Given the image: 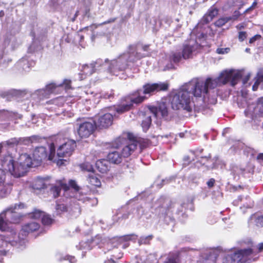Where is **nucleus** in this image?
<instances>
[{
	"label": "nucleus",
	"instance_id": "nucleus-44",
	"mask_svg": "<svg viewBox=\"0 0 263 263\" xmlns=\"http://www.w3.org/2000/svg\"><path fill=\"white\" fill-rule=\"evenodd\" d=\"M152 236L148 235L145 237H141L139 240V243L141 244H147L149 241L152 239Z\"/></svg>",
	"mask_w": 263,
	"mask_h": 263
},
{
	"label": "nucleus",
	"instance_id": "nucleus-23",
	"mask_svg": "<svg viewBox=\"0 0 263 263\" xmlns=\"http://www.w3.org/2000/svg\"><path fill=\"white\" fill-rule=\"evenodd\" d=\"M138 143L135 140H130L122 150V156L128 157L131 155L137 148Z\"/></svg>",
	"mask_w": 263,
	"mask_h": 263
},
{
	"label": "nucleus",
	"instance_id": "nucleus-52",
	"mask_svg": "<svg viewBox=\"0 0 263 263\" xmlns=\"http://www.w3.org/2000/svg\"><path fill=\"white\" fill-rule=\"evenodd\" d=\"M82 167L83 169L85 170L88 172H91V171L93 170L92 166L88 163H85L82 164Z\"/></svg>",
	"mask_w": 263,
	"mask_h": 263
},
{
	"label": "nucleus",
	"instance_id": "nucleus-51",
	"mask_svg": "<svg viewBox=\"0 0 263 263\" xmlns=\"http://www.w3.org/2000/svg\"><path fill=\"white\" fill-rule=\"evenodd\" d=\"M215 183V180L214 178H211L206 182V185L209 189L213 187L214 186Z\"/></svg>",
	"mask_w": 263,
	"mask_h": 263
},
{
	"label": "nucleus",
	"instance_id": "nucleus-63",
	"mask_svg": "<svg viewBox=\"0 0 263 263\" xmlns=\"http://www.w3.org/2000/svg\"><path fill=\"white\" fill-rule=\"evenodd\" d=\"M7 252V251L6 250H1V256L6 255Z\"/></svg>",
	"mask_w": 263,
	"mask_h": 263
},
{
	"label": "nucleus",
	"instance_id": "nucleus-30",
	"mask_svg": "<svg viewBox=\"0 0 263 263\" xmlns=\"http://www.w3.org/2000/svg\"><path fill=\"white\" fill-rule=\"evenodd\" d=\"M96 61L90 64V65H85L83 67V71L87 75H90L92 74L95 70L99 69L100 68H102V65L97 66H95V64H96Z\"/></svg>",
	"mask_w": 263,
	"mask_h": 263
},
{
	"label": "nucleus",
	"instance_id": "nucleus-11",
	"mask_svg": "<svg viewBox=\"0 0 263 263\" xmlns=\"http://www.w3.org/2000/svg\"><path fill=\"white\" fill-rule=\"evenodd\" d=\"M137 239V236L135 235H129L124 236V238L114 237L109 238L108 237H104L101 238V243L104 245V247L109 251L113 247L117 246L120 242L121 239H125L126 240H133Z\"/></svg>",
	"mask_w": 263,
	"mask_h": 263
},
{
	"label": "nucleus",
	"instance_id": "nucleus-29",
	"mask_svg": "<svg viewBox=\"0 0 263 263\" xmlns=\"http://www.w3.org/2000/svg\"><path fill=\"white\" fill-rule=\"evenodd\" d=\"M40 140L41 138L39 136H32L20 139L19 142L25 145H29L30 144L38 142Z\"/></svg>",
	"mask_w": 263,
	"mask_h": 263
},
{
	"label": "nucleus",
	"instance_id": "nucleus-46",
	"mask_svg": "<svg viewBox=\"0 0 263 263\" xmlns=\"http://www.w3.org/2000/svg\"><path fill=\"white\" fill-rule=\"evenodd\" d=\"M209 161L208 159L206 157L204 158H200V160H199L195 163V167L197 168H199L200 166L202 164L204 165L205 164V161Z\"/></svg>",
	"mask_w": 263,
	"mask_h": 263
},
{
	"label": "nucleus",
	"instance_id": "nucleus-47",
	"mask_svg": "<svg viewBox=\"0 0 263 263\" xmlns=\"http://www.w3.org/2000/svg\"><path fill=\"white\" fill-rule=\"evenodd\" d=\"M157 260L155 256L153 254H150L148 256L145 263H157Z\"/></svg>",
	"mask_w": 263,
	"mask_h": 263
},
{
	"label": "nucleus",
	"instance_id": "nucleus-20",
	"mask_svg": "<svg viewBox=\"0 0 263 263\" xmlns=\"http://www.w3.org/2000/svg\"><path fill=\"white\" fill-rule=\"evenodd\" d=\"M239 202H242V205L240 206V209L244 213L246 212V209H251L253 206V201L248 196L242 197L239 196L237 200L233 202L235 205L239 204Z\"/></svg>",
	"mask_w": 263,
	"mask_h": 263
},
{
	"label": "nucleus",
	"instance_id": "nucleus-13",
	"mask_svg": "<svg viewBox=\"0 0 263 263\" xmlns=\"http://www.w3.org/2000/svg\"><path fill=\"white\" fill-rule=\"evenodd\" d=\"M247 108L245 110V114L247 117L252 118L253 114L257 112L263 117V98L258 99L257 104L254 103H247Z\"/></svg>",
	"mask_w": 263,
	"mask_h": 263
},
{
	"label": "nucleus",
	"instance_id": "nucleus-39",
	"mask_svg": "<svg viewBox=\"0 0 263 263\" xmlns=\"http://www.w3.org/2000/svg\"><path fill=\"white\" fill-rule=\"evenodd\" d=\"M45 214L39 210H34L32 213L29 214V217L32 219H37L42 218Z\"/></svg>",
	"mask_w": 263,
	"mask_h": 263
},
{
	"label": "nucleus",
	"instance_id": "nucleus-40",
	"mask_svg": "<svg viewBox=\"0 0 263 263\" xmlns=\"http://www.w3.org/2000/svg\"><path fill=\"white\" fill-rule=\"evenodd\" d=\"M11 190V185L9 183L4 185L3 188L1 189V197L6 196Z\"/></svg>",
	"mask_w": 263,
	"mask_h": 263
},
{
	"label": "nucleus",
	"instance_id": "nucleus-38",
	"mask_svg": "<svg viewBox=\"0 0 263 263\" xmlns=\"http://www.w3.org/2000/svg\"><path fill=\"white\" fill-rule=\"evenodd\" d=\"M230 21H231V18H229L228 17H222L217 20L214 23V24L216 27H220Z\"/></svg>",
	"mask_w": 263,
	"mask_h": 263
},
{
	"label": "nucleus",
	"instance_id": "nucleus-28",
	"mask_svg": "<svg viewBox=\"0 0 263 263\" xmlns=\"http://www.w3.org/2000/svg\"><path fill=\"white\" fill-rule=\"evenodd\" d=\"M46 187L45 179L41 177H37L32 184V187L34 190H41Z\"/></svg>",
	"mask_w": 263,
	"mask_h": 263
},
{
	"label": "nucleus",
	"instance_id": "nucleus-19",
	"mask_svg": "<svg viewBox=\"0 0 263 263\" xmlns=\"http://www.w3.org/2000/svg\"><path fill=\"white\" fill-rule=\"evenodd\" d=\"M48 156L47 151L44 146L36 147L33 153V161L39 165L41 162L45 159Z\"/></svg>",
	"mask_w": 263,
	"mask_h": 263
},
{
	"label": "nucleus",
	"instance_id": "nucleus-45",
	"mask_svg": "<svg viewBox=\"0 0 263 263\" xmlns=\"http://www.w3.org/2000/svg\"><path fill=\"white\" fill-rule=\"evenodd\" d=\"M50 153L48 156V159L50 160H53L55 153V147L53 143H51L49 146Z\"/></svg>",
	"mask_w": 263,
	"mask_h": 263
},
{
	"label": "nucleus",
	"instance_id": "nucleus-41",
	"mask_svg": "<svg viewBox=\"0 0 263 263\" xmlns=\"http://www.w3.org/2000/svg\"><path fill=\"white\" fill-rule=\"evenodd\" d=\"M19 143V140L16 138H11L8 141L1 143V148L3 147L5 144H7L9 146H13Z\"/></svg>",
	"mask_w": 263,
	"mask_h": 263
},
{
	"label": "nucleus",
	"instance_id": "nucleus-53",
	"mask_svg": "<svg viewBox=\"0 0 263 263\" xmlns=\"http://www.w3.org/2000/svg\"><path fill=\"white\" fill-rule=\"evenodd\" d=\"M261 37V35H259V34H256L255 35H254V36H253L252 37H251L250 40H249V43L250 44H253V43H254L257 40H258L259 39H260Z\"/></svg>",
	"mask_w": 263,
	"mask_h": 263
},
{
	"label": "nucleus",
	"instance_id": "nucleus-61",
	"mask_svg": "<svg viewBox=\"0 0 263 263\" xmlns=\"http://www.w3.org/2000/svg\"><path fill=\"white\" fill-rule=\"evenodd\" d=\"M233 171L235 172V174H236L237 175H238L240 173H242L243 172V170L242 169H240L238 172H237L236 171L234 170Z\"/></svg>",
	"mask_w": 263,
	"mask_h": 263
},
{
	"label": "nucleus",
	"instance_id": "nucleus-54",
	"mask_svg": "<svg viewBox=\"0 0 263 263\" xmlns=\"http://www.w3.org/2000/svg\"><path fill=\"white\" fill-rule=\"evenodd\" d=\"M35 42H33V43L29 47L28 49V52L31 53L37 49L35 47Z\"/></svg>",
	"mask_w": 263,
	"mask_h": 263
},
{
	"label": "nucleus",
	"instance_id": "nucleus-59",
	"mask_svg": "<svg viewBox=\"0 0 263 263\" xmlns=\"http://www.w3.org/2000/svg\"><path fill=\"white\" fill-rule=\"evenodd\" d=\"M257 158L258 160H263V153H260V154H258Z\"/></svg>",
	"mask_w": 263,
	"mask_h": 263
},
{
	"label": "nucleus",
	"instance_id": "nucleus-8",
	"mask_svg": "<svg viewBox=\"0 0 263 263\" xmlns=\"http://www.w3.org/2000/svg\"><path fill=\"white\" fill-rule=\"evenodd\" d=\"M147 97L143 93L142 89H139L130 96L125 98V102L118 106L116 108V111L119 114H122L129 110L134 104H139L142 102Z\"/></svg>",
	"mask_w": 263,
	"mask_h": 263
},
{
	"label": "nucleus",
	"instance_id": "nucleus-15",
	"mask_svg": "<svg viewBox=\"0 0 263 263\" xmlns=\"http://www.w3.org/2000/svg\"><path fill=\"white\" fill-rule=\"evenodd\" d=\"M113 117L108 112L101 111L98 114L97 126L99 128H107L112 123Z\"/></svg>",
	"mask_w": 263,
	"mask_h": 263
},
{
	"label": "nucleus",
	"instance_id": "nucleus-25",
	"mask_svg": "<svg viewBox=\"0 0 263 263\" xmlns=\"http://www.w3.org/2000/svg\"><path fill=\"white\" fill-rule=\"evenodd\" d=\"M110 162L106 159H101L98 160L96 163V167L98 170L102 173H104L109 170Z\"/></svg>",
	"mask_w": 263,
	"mask_h": 263
},
{
	"label": "nucleus",
	"instance_id": "nucleus-14",
	"mask_svg": "<svg viewBox=\"0 0 263 263\" xmlns=\"http://www.w3.org/2000/svg\"><path fill=\"white\" fill-rule=\"evenodd\" d=\"M151 112L154 118H155L157 121L156 123L157 125L160 124V121L161 118L166 120L167 119L168 112L167 108L165 104L161 103L158 107H152L150 108Z\"/></svg>",
	"mask_w": 263,
	"mask_h": 263
},
{
	"label": "nucleus",
	"instance_id": "nucleus-62",
	"mask_svg": "<svg viewBox=\"0 0 263 263\" xmlns=\"http://www.w3.org/2000/svg\"><path fill=\"white\" fill-rule=\"evenodd\" d=\"M236 27L238 30H240L242 28H243V26L241 24H239L237 25Z\"/></svg>",
	"mask_w": 263,
	"mask_h": 263
},
{
	"label": "nucleus",
	"instance_id": "nucleus-36",
	"mask_svg": "<svg viewBox=\"0 0 263 263\" xmlns=\"http://www.w3.org/2000/svg\"><path fill=\"white\" fill-rule=\"evenodd\" d=\"M263 82V69L260 70L257 73V79L252 86V89L254 91L257 90L259 82Z\"/></svg>",
	"mask_w": 263,
	"mask_h": 263
},
{
	"label": "nucleus",
	"instance_id": "nucleus-43",
	"mask_svg": "<svg viewBox=\"0 0 263 263\" xmlns=\"http://www.w3.org/2000/svg\"><path fill=\"white\" fill-rule=\"evenodd\" d=\"M15 116L16 115L14 113L9 111H1V118L6 117L9 119L12 120Z\"/></svg>",
	"mask_w": 263,
	"mask_h": 263
},
{
	"label": "nucleus",
	"instance_id": "nucleus-22",
	"mask_svg": "<svg viewBox=\"0 0 263 263\" xmlns=\"http://www.w3.org/2000/svg\"><path fill=\"white\" fill-rule=\"evenodd\" d=\"M28 93L26 90H10L9 91H5L1 93V98L5 99L6 101H10L13 98L17 96H23L24 95H27Z\"/></svg>",
	"mask_w": 263,
	"mask_h": 263
},
{
	"label": "nucleus",
	"instance_id": "nucleus-49",
	"mask_svg": "<svg viewBox=\"0 0 263 263\" xmlns=\"http://www.w3.org/2000/svg\"><path fill=\"white\" fill-rule=\"evenodd\" d=\"M229 48H218L216 50V52L218 54H225L229 52Z\"/></svg>",
	"mask_w": 263,
	"mask_h": 263
},
{
	"label": "nucleus",
	"instance_id": "nucleus-5",
	"mask_svg": "<svg viewBox=\"0 0 263 263\" xmlns=\"http://www.w3.org/2000/svg\"><path fill=\"white\" fill-rule=\"evenodd\" d=\"M247 248L239 249L233 253L226 254L223 259V263H250L252 261L249 258L253 252V243L249 240Z\"/></svg>",
	"mask_w": 263,
	"mask_h": 263
},
{
	"label": "nucleus",
	"instance_id": "nucleus-60",
	"mask_svg": "<svg viewBox=\"0 0 263 263\" xmlns=\"http://www.w3.org/2000/svg\"><path fill=\"white\" fill-rule=\"evenodd\" d=\"M75 210H76V211H74L75 213H76V214H74L73 215V216L74 217H76L77 216H78L79 213H80V210L78 208H75ZM72 216H73V215L72 214Z\"/></svg>",
	"mask_w": 263,
	"mask_h": 263
},
{
	"label": "nucleus",
	"instance_id": "nucleus-7",
	"mask_svg": "<svg viewBox=\"0 0 263 263\" xmlns=\"http://www.w3.org/2000/svg\"><path fill=\"white\" fill-rule=\"evenodd\" d=\"M60 88H64L66 90L71 88V81L65 79L62 83H51L47 85L45 88L35 90L33 93H28L33 99L42 100L53 93H55Z\"/></svg>",
	"mask_w": 263,
	"mask_h": 263
},
{
	"label": "nucleus",
	"instance_id": "nucleus-35",
	"mask_svg": "<svg viewBox=\"0 0 263 263\" xmlns=\"http://www.w3.org/2000/svg\"><path fill=\"white\" fill-rule=\"evenodd\" d=\"M55 209V212L58 215H61L67 211V207L63 203H57Z\"/></svg>",
	"mask_w": 263,
	"mask_h": 263
},
{
	"label": "nucleus",
	"instance_id": "nucleus-64",
	"mask_svg": "<svg viewBox=\"0 0 263 263\" xmlns=\"http://www.w3.org/2000/svg\"><path fill=\"white\" fill-rule=\"evenodd\" d=\"M77 36L78 38H79L80 42H81L84 39V36L83 35H80L79 34H78Z\"/></svg>",
	"mask_w": 263,
	"mask_h": 263
},
{
	"label": "nucleus",
	"instance_id": "nucleus-1",
	"mask_svg": "<svg viewBox=\"0 0 263 263\" xmlns=\"http://www.w3.org/2000/svg\"><path fill=\"white\" fill-rule=\"evenodd\" d=\"M242 77L241 71L238 70H226L215 79L208 78L205 81L193 79L182 85L171 96V105L173 109H183L191 111L192 108V95L195 97L203 96L204 106L210 108L209 105L217 102L216 87L230 82L234 86Z\"/></svg>",
	"mask_w": 263,
	"mask_h": 263
},
{
	"label": "nucleus",
	"instance_id": "nucleus-42",
	"mask_svg": "<svg viewBox=\"0 0 263 263\" xmlns=\"http://www.w3.org/2000/svg\"><path fill=\"white\" fill-rule=\"evenodd\" d=\"M52 219L48 215L44 214L42 217V223L44 226H49L52 223Z\"/></svg>",
	"mask_w": 263,
	"mask_h": 263
},
{
	"label": "nucleus",
	"instance_id": "nucleus-34",
	"mask_svg": "<svg viewBox=\"0 0 263 263\" xmlns=\"http://www.w3.org/2000/svg\"><path fill=\"white\" fill-rule=\"evenodd\" d=\"M152 116L147 115L142 121L141 126L144 132H146L150 127L152 122Z\"/></svg>",
	"mask_w": 263,
	"mask_h": 263
},
{
	"label": "nucleus",
	"instance_id": "nucleus-10",
	"mask_svg": "<svg viewBox=\"0 0 263 263\" xmlns=\"http://www.w3.org/2000/svg\"><path fill=\"white\" fill-rule=\"evenodd\" d=\"M76 146V143L73 141H68L64 144L61 145L57 150V156L59 158H67L70 157ZM65 159H59L57 161L58 165H62L64 164Z\"/></svg>",
	"mask_w": 263,
	"mask_h": 263
},
{
	"label": "nucleus",
	"instance_id": "nucleus-31",
	"mask_svg": "<svg viewBox=\"0 0 263 263\" xmlns=\"http://www.w3.org/2000/svg\"><path fill=\"white\" fill-rule=\"evenodd\" d=\"M89 182L92 185L97 187L101 186V183L100 180L98 178L96 174L93 172H90L88 176Z\"/></svg>",
	"mask_w": 263,
	"mask_h": 263
},
{
	"label": "nucleus",
	"instance_id": "nucleus-55",
	"mask_svg": "<svg viewBox=\"0 0 263 263\" xmlns=\"http://www.w3.org/2000/svg\"><path fill=\"white\" fill-rule=\"evenodd\" d=\"M240 16V13L238 11H235L234 12V15L232 16H228L229 18H231V21H235L236 20L239 16Z\"/></svg>",
	"mask_w": 263,
	"mask_h": 263
},
{
	"label": "nucleus",
	"instance_id": "nucleus-33",
	"mask_svg": "<svg viewBox=\"0 0 263 263\" xmlns=\"http://www.w3.org/2000/svg\"><path fill=\"white\" fill-rule=\"evenodd\" d=\"M55 259L59 261H62L64 260H67L70 263H75L77 261V259H76L74 256L66 255L64 258H62V254L60 253H57L55 254Z\"/></svg>",
	"mask_w": 263,
	"mask_h": 263
},
{
	"label": "nucleus",
	"instance_id": "nucleus-37",
	"mask_svg": "<svg viewBox=\"0 0 263 263\" xmlns=\"http://www.w3.org/2000/svg\"><path fill=\"white\" fill-rule=\"evenodd\" d=\"M195 154L193 152H191L189 155L186 156L183 158V166H187L194 161Z\"/></svg>",
	"mask_w": 263,
	"mask_h": 263
},
{
	"label": "nucleus",
	"instance_id": "nucleus-12",
	"mask_svg": "<svg viewBox=\"0 0 263 263\" xmlns=\"http://www.w3.org/2000/svg\"><path fill=\"white\" fill-rule=\"evenodd\" d=\"M169 84L167 82H159L156 83H147L143 86V93L146 96H149L153 93L158 91L166 90Z\"/></svg>",
	"mask_w": 263,
	"mask_h": 263
},
{
	"label": "nucleus",
	"instance_id": "nucleus-50",
	"mask_svg": "<svg viewBox=\"0 0 263 263\" xmlns=\"http://www.w3.org/2000/svg\"><path fill=\"white\" fill-rule=\"evenodd\" d=\"M164 263H178L177 257L174 256L168 257Z\"/></svg>",
	"mask_w": 263,
	"mask_h": 263
},
{
	"label": "nucleus",
	"instance_id": "nucleus-4",
	"mask_svg": "<svg viewBox=\"0 0 263 263\" xmlns=\"http://www.w3.org/2000/svg\"><path fill=\"white\" fill-rule=\"evenodd\" d=\"M35 162L27 154H21L16 163H14L12 156L8 155L1 160V171L15 177H20L26 173L28 168L36 166L37 165L34 164Z\"/></svg>",
	"mask_w": 263,
	"mask_h": 263
},
{
	"label": "nucleus",
	"instance_id": "nucleus-16",
	"mask_svg": "<svg viewBox=\"0 0 263 263\" xmlns=\"http://www.w3.org/2000/svg\"><path fill=\"white\" fill-rule=\"evenodd\" d=\"M218 9L214 7H211L208 11V12L202 17L200 21L198 23L194 32H195V29H198L202 28V26L204 24H206L210 22L213 18L218 14Z\"/></svg>",
	"mask_w": 263,
	"mask_h": 263
},
{
	"label": "nucleus",
	"instance_id": "nucleus-9",
	"mask_svg": "<svg viewBox=\"0 0 263 263\" xmlns=\"http://www.w3.org/2000/svg\"><path fill=\"white\" fill-rule=\"evenodd\" d=\"M96 127V122L92 119H89L78 123L76 128L80 138H86L93 134Z\"/></svg>",
	"mask_w": 263,
	"mask_h": 263
},
{
	"label": "nucleus",
	"instance_id": "nucleus-3",
	"mask_svg": "<svg viewBox=\"0 0 263 263\" xmlns=\"http://www.w3.org/2000/svg\"><path fill=\"white\" fill-rule=\"evenodd\" d=\"M148 45H132L128 47V51L120 55L117 58L108 61L102 59L96 61L95 66L102 65L103 69H107L108 72L111 75L119 76L120 78L125 79V71L130 67L131 64H135L142 58L149 56Z\"/></svg>",
	"mask_w": 263,
	"mask_h": 263
},
{
	"label": "nucleus",
	"instance_id": "nucleus-21",
	"mask_svg": "<svg viewBox=\"0 0 263 263\" xmlns=\"http://www.w3.org/2000/svg\"><path fill=\"white\" fill-rule=\"evenodd\" d=\"M70 186H68L66 183L62 181H59L57 184L52 186L50 189V192L53 195L54 198L60 196L61 190L63 189L67 193L70 191Z\"/></svg>",
	"mask_w": 263,
	"mask_h": 263
},
{
	"label": "nucleus",
	"instance_id": "nucleus-32",
	"mask_svg": "<svg viewBox=\"0 0 263 263\" xmlns=\"http://www.w3.org/2000/svg\"><path fill=\"white\" fill-rule=\"evenodd\" d=\"M250 220L255 223L256 226L259 227H263V215L259 213H256L252 215Z\"/></svg>",
	"mask_w": 263,
	"mask_h": 263
},
{
	"label": "nucleus",
	"instance_id": "nucleus-24",
	"mask_svg": "<svg viewBox=\"0 0 263 263\" xmlns=\"http://www.w3.org/2000/svg\"><path fill=\"white\" fill-rule=\"evenodd\" d=\"M34 64V61H29L27 58L24 57L17 62L16 66L19 69H22L23 71L27 72Z\"/></svg>",
	"mask_w": 263,
	"mask_h": 263
},
{
	"label": "nucleus",
	"instance_id": "nucleus-26",
	"mask_svg": "<svg viewBox=\"0 0 263 263\" xmlns=\"http://www.w3.org/2000/svg\"><path fill=\"white\" fill-rule=\"evenodd\" d=\"M164 201V198H161L158 200V204L156 202L154 204V208L156 210V213L159 215L166 214L165 208L163 206Z\"/></svg>",
	"mask_w": 263,
	"mask_h": 263
},
{
	"label": "nucleus",
	"instance_id": "nucleus-58",
	"mask_svg": "<svg viewBox=\"0 0 263 263\" xmlns=\"http://www.w3.org/2000/svg\"><path fill=\"white\" fill-rule=\"evenodd\" d=\"M249 78H250V74H248V75L246 76V77L245 79H243V83L244 84H245L246 83H247L248 81V80H249Z\"/></svg>",
	"mask_w": 263,
	"mask_h": 263
},
{
	"label": "nucleus",
	"instance_id": "nucleus-18",
	"mask_svg": "<svg viewBox=\"0 0 263 263\" xmlns=\"http://www.w3.org/2000/svg\"><path fill=\"white\" fill-rule=\"evenodd\" d=\"M173 52L168 55L166 56L164 59H162L158 62L159 68L163 71L174 69L175 68V64H177L179 62H174L172 57Z\"/></svg>",
	"mask_w": 263,
	"mask_h": 263
},
{
	"label": "nucleus",
	"instance_id": "nucleus-27",
	"mask_svg": "<svg viewBox=\"0 0 263 263\" xmlns=\"http://www.w3.org/2000/svg\"><path fill=\"white\" fill-rule=\"evenodd\" d=\"M122 157L119 152L115 151L109 153L107 158L110 162L117 164L121 162Z\"/></svg>",
	"mask_w": 263,
	"mask_h": 263
},
{
	"label": "nucleus",
	"instance_id": "nucleus-57",
	"mask_svg": "<svg viewBox=\"0 0 263 263\" xmlns=\"http://www.w3.org/2000/svg\"><path fill=\"white\" fill-rule=\"evenodd\" d=\"M257 248L259 252L262 251H263V242L259 243L258 245Z\"/></svg>",
	"mask_w": 263,
	"mask_h": 263
},
{
	"label": "nucleus",
	"instance_id": "nucleus-48",
	"mask_svg": "<svg viewBox=\"0 0 263 263\" xmlns=\"http://www.w3.org/2000/svg\"><path fill=\"white\" fill-rule=\"evenodd\" d=\"M238 40L240 42H243L247 37V33L246 31H239L238 32Z\"/></svg>",
	"mask_w": 263,
	"mask_h": 263
},
{
	"label": "nucleus",
	"instance_id": "nucleus-6",
	"mask_svg": "<svg viewBox=\"0 0 263 263\" xmlns=\"http://www.w3.org/2000/svg\"><path fill=\"white\" fill-rule=\"evenodd\" d=\"M199 48L200 45L197 41L191 39L183 44L181 52L179 51L173 52L172 58L174 62H181L182 60L192 59Z\"/></svg>",
	"mask_w": 263,
	"mask_h": 263
},
{
	"label": "nucleus",
	"instance_id": "nucleus-2",
	"mask_svg": "<svg viewBox=\"0 0 263 263\" xmlns=\"http://www.w3.org/2000/svg\"><path fill=\"white\" fill-rule=\"evenodd\" d=\"M24 207L23 203L16 204L1 213V232L3 233L1 234V248L18 246L21 249H24L26 244L25 238L27 235L40 228V225L37 222L31 221L24 225L18 235L16 236L7 221L10 223H18L22 215L17 211Z\"/></svg>",
	"mask_w": 263,
	"mask_h": 263
},
{
	"label": "nucleus",
	"instance_id": "nucleus-56",
	"mask_svg": "<svg viewBox=\"0 0 263 263\" xmlns=\"http://www.w3.org/2000/svg\"><path fill=\"white\" fill-rule=\"evenodd\" d=\"M113 96V93H112V91H110V92L105 93L103 95V97L105 99H110Z\"/></svg>",
	"mask_w": 263,
	"mask_h": 263
},
{
	"label": "nucleus",
	"instance_id": "nucleus-17",
	"mask_svg": "<svg viewBox=\"0 0 263 263\" xmlns=\"http://www.w3.org/2000/svg\"><path fill=\"white\" fill-rule=\"evenodd\" d=\"M69 185L74 191L73 195H70L71 197H73L75 199L83 203L90 201V199L86 195L79 190V186L77 185L76 182L74 180H69Z\"/></svg>",
	"mask_w": 263,
	"mask_h": 263
}]
</instances>
